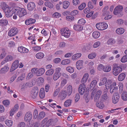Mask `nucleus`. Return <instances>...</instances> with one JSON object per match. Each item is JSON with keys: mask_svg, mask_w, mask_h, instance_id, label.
Segmentation results:
<instances>
[{"mask_svg": "<svg viewBox=\"0 0 127 127\" xmlns=\"http://www.w3.org/2000/svg\"><path fill=\"white\" fill-rule=\"evenodd\" d=\"M104 94L102 95V98L105 100L107 99L108 98V96L107 95V90L105 89L104 91Z\"/></svg>", "mask_w": 127, "mask_h": 127, "instance_id": "nucleus-39", "label": "nucleus"}, {"mask_svg": "<svg viewBox=\"0 0 127 127\" xmlns=\"http://www.w3.org/2000/svg\"><path fill=\"white\" fill-rule=\"evenodd\" d=\"M61 31L62 35L65 37H68L70 35V32L67 28H62Z\"/></svg>", "mask_w": 127, "mask_h": 127, "instance_id": "nucleus-6", "label": "nucleus"}, {"mask_svg": "<svg viewBox=\"0 0 127 127\" xmlns=\"http://www.w3.org/2000/svg\"><path fill=\"white\" fill-rule=\"evenodd\" d=\"M67 80L65 79H64L61 81V85L62 87H63L67 83Z\"/></svg>", "mask_w": 127, "mask_h": 127, "instance_id": "nucleus-53", "label": "nucleus"}, {"mask_svg": "<svg viewBox=\"0 0 127 127\" xmlns=\"http://www.w3.org/2000/svg\"><path fill=\"white\" fill-rule=\"evenodd\" d=\"M8 21L6 19H2L0 20V25L6 26L8 24Z\"/></svg>", "mask_w": 127, "mask_h": 127, "instance_id": "nucleus-33", "label": "nucleus"}, {"mask_svg": "<svg viewBox=\"0 0 127 127\" xmlns=\"http://www.w3.org/2000/svg\"><path fill=\"white\" fill-rule=\"evenodd\" d=\"M5 123L7 126L11 127L12 125L13 122L11 120H7L5 121Z\"/></svg>", "mask_w": 127, "mask_h": 127, "instance_id": "nucleus-46", "label": "nucleus"}, {"mask_svg": "<svg viewBox=\"0 0 127 127\" xmlns=\"http://www.w3.org/2000/svg\"><path fill=\"white\" fill-rule=\"evenodd\" d=\"M35 5L33 2H30L28 3L27 5L28 9L30 11H32L35 9Z\"/></svg>", "mask_w": 127, "mask_h": 127, "instance_id": "nucleus-16", "label": "nucleus"}, {"mask_svg": "<svg viewBox=\"0 0 127 127\" xmlns=\"http://www.w3.org/2000/svg\"><path fill=\"white\" fill-rule=\"evenodd\" d=\"M18 31L16 28H13L9 31L8 35L9 36H14L17 33Z\"/></svg>", "mask_w": 127, "mask_h": 127, "instance_id": "nucleus-8", "label": "nucleus"}, {"mask_svg": "<svg viewBox=\"0 0 127 127\" xmlns=\"http://www.w3.org/2000/svg\"><path fill=\"white\" fill-rule=\"evenodd\" d=\"M83 27L81 25L77 23L74 25L73 29L74 30L77 31H81L83 29Z\"/></svg>", "mask_w": 127, "mask_h": 127, "instance_id": "nucleus-18", "label": "nucleus"}, {"mask_svg": "<svg viewBox=\"0 0 127 127\" xmlns=\"http://www.w3.org/2000/svg\"><path fill=\"white\" fill-rule=\"evenodd\" d=\"M40 97L41 99L44 98L45 97L44 90L43 88L41 89L39 93Z\"/></svg>", "mask_w": 127, "mask_h": 127, "instance_id": "nucleus-23", "label": "nucleus"}, {"mask_svg": "<svg viewBox=\"0 0 127 127\" xmlns=\"http://www.w3.org/2000/svg\"><path fill=\"white\" fill-rule=\"evenodd\" d=\"M96 105L98 108L101 109H102L104 107L103 104L101 101H100L99 102H96Z\"/></svg>", "mask_w": 127, "mask_h": 127, "instance_id": "nucleus-36", "label": "nucleus"}, {"mask_svg": "<svg viewBox=\"0 0 127 127\" xmlns=\"http://www.w3.org/2000/svg\"><path fill=\"white\" fill-rule=\"evenodd\" d=\"M41 49V48L39 46L33 47V49L34 51H37L40 50Z\"/></svg>", "mask_w": 127, "mask_h": 127, "instance_id": "nucleus-63", "label": "nucleus"}, {"mask_svg": "<svg viewBox=\"0 0 127 127\" xmlns=\"http://www.w3.org/2000/svg\"><path fill=\"white\" fill-rule=\"evenodd\" d=\"M121 61L122 63H125L127 61V55H126L121 58Z\"/></svg>", "mask_w": 127, "mask_h": 127, "instance_id": "nucleus-50", "label": "nucleus"}, {"mask_svg": "<svg viewBox=\"0 0 127 127\" xmlns=\"http://www.w3.org/2000/svg\"><path fill=\"white\" fill-rule=\"evenodd\" d=\"M125 32L124 29L123 28H119L117 29L116 32L118 34H123Z\"/></svg>", "mask_w": 127, "mask_h": 127, "instance_id": "nucleus-27", "label": "nucleus"}, {"mask_svg": "<svg viewBox=\"0 0 127 127\" xmlns=\"http://www.w3.org/2000/svg\"><path fill=\"white\" fill-rule=\"evenodd\" d=\"M54 72V70L53 69H51L47 70L46 72V74L47 75H52Z\"/></svg>", "mask_w": 127, "mask_h": 127, "instance_id": "nucleus-44", "label": "nucleus"}, {"mask_svg": "<svg viewBox=\"0 0 127 127\" xmlns=\"http://www.w3.org/2000/svg\"><path fill=\"white\" fill-rule=\"evenodd\" d=\"M71 100L68 99L66 100L64 103V105L65 107H68L70 105L71 103Z\"/></svg>", "mask_w": 127, "mask_h": 127, "instance_id": "nucleus-37", "label": "nucleus"}, {"mask_svg": "<svg viewBox=\"0 0 127 127\" xmlns=\"http://www.w3.org/2000/svg\"><path fill=\"white\" fill-rule=\"evenodd\" d=\"M86 21L85 20L83 19L82 18L78 20L77 23L81 25L82 26H83V25H84Z\"/></svg>", "mask_w": 127, "mask_h": 127, "instance_id": "nucleus-42", "label": "nucleus"}, {"mask_svg": "<svg viewBox=\"0 0 127 127\" xmlns=\"http://www.w3.org/2000/svg\"><path fill=\"white\" fill-rule=\"evenodd\" d=\"M60 14L59 13L55 12L52 15V17L54 18H59L60 16Z\"/></svg>", "mask_w": 127, "mask_h": 127, "instance_id": "nucleus-55", "label": "nucleus"}, {"mask_svg": "<svg viewBox=\"0 0 127 127\" xmlns=\"http://www.w3.org/2000/svg\"><path fill=\"white\" fill-rule=\"evenodd\" d=\"M116 86V82H114V83H113L112 84L111 81L109 80L107 82L105 85V87L106 88V90H107L109 89L110 88L113 89V87Z\"/></svg>", "mask_w": 127, "mask_h": 127, "instance_id": "nucleus-10", "label": "nucleus"}, {"mask_svg": "<svg viewBox=\"0 0 127 127\" xmlns=\"http://www.w3.org/2000/svg\"><path fill=\"white\" fill-rule=\"evenodd\" d=\"M111 70V67L109 65L104 66L103 68V71L105 72H108L110 71Z\"/></svg>", "mask_w": 127, "mask_h": 127, "instance_id": "nucleus-30", "label": "nucleus"}, {"mask_svg": "<svg viewBox=\"0 0 127 127\" xmlns=\"http://www.w3.org/2000/svg\"><path fill=\"white\" fill-rule=\"evenodd\" d=\"M86 4L85 3H83L79 6L78 7V9L80 10H81L83 9L86 6Z\"/></svg>", "mask_w": 127, "mask_h": 127, "instance_id": "nucleus-56", "label": "nucleus"}, {"mask_svg": "<svg viewBox=\"0 0 127 127\" xmlns=\"http://www.w3.org/2000/svg\"><path fill=\"white\" fill-rule=\"evenodd\" d=\"M67 93L66 91H63L60 92L59 94V96L61 100H63L66 97Z\"/></svg>", "mask_w": 127, "mask_h": 127, "instance_id": "nucleus-15", "label": "nucleus"}, {"mask_svg": "<svg viewBox=\"0 0 127 127\" xmlns=\"http://www.w3.org/2000/svg\"><path fill=\"white\" fill-rule=\"evenodd\" d=\"M66 20L69 21H71L74 20V17L71 16H68L66 17Z\"/></svg>", "mask_w": 127, "mask_h": 127, "instance_id": "nucleus-52", "label": "nucleus"}, {"mask_svg": "<svg viewBox=\"0 0 127 127\" xmlns=\"http://www.w3.org/2000/svg\"><path fill=\"white\" fill-rule=\"evenodd\" d=\"M2 8L5 12V11H7V10L9 9L8 6L5 3H4V5L3 6Z\"/></svg>", "mask_w": 127, "mask_h": 127, "instance_id": "nucleus-54", "label": "nucleus"}, {"mask_svg": "<svg viewBox=\"0 0 127 127\" xmlns=\"http://www.w3.org/2000/svg\"><path fill=\"white\" fill-rule=\"evenodd\" d=\"M69 5V2L67 1H65L63 2V7L64 9L68 8Z\"/></svg>", "mask_w": 127, "mask_h": 127, "instance_id": "nucleus-35", "label": "nucleus"}, {"mask_svg": "<svg viewBox=\"0 0 127 127\" xmlns=\"http://www.w3.org/2000/svg\"><path fill=\"white\" fill-rule=\"evenodd\" d=\"M96 56V54L95 53H92L89 54L88 56V58L89 59H93Z\"/></svg>", "mask_w": 127, "mask_h": 127, "instance_id": "nucleus-45", "label": "nucleus"}, {"mask_svg": "<svg viewBox=\"0 0 127 127\" xmlns=\"http://www.w3.org/2000/svg\"><path fill=\"white\" fill-rule=\"evenodd\" d=\"M19 66V62L18 60H16L14 61L11 66L10 69V71L11 72L16 69Z\"/></svg>", "mask_w": 127, "mask_h": 127, "instance_id": "nucleus-13", "label": "nucleus"}, {"mask_svg": "<svg viewBox=\"0 0 127 127\" xmlns=\"http://www.w3.org/2000/svg\"><path fill=\"white\" fill-rule=\"evenodd\" d=\"M81 54L80 53H78L73 55L72 57V59L73 60H76L77 59L80 57Z\"/></svg>", "mask_w": 127, "mask_h": 127, "instance_id": "nucleus-25", "label": "nucleus"}, {"mask_svg": "<svg viewBox=\"0 0 127 127\" xmlns=\"http://www.w3.org/2000/svg\"><path fill=\"white\" fill-rule=\"evenodd\" d=\"M38 89L37 87H35L32 90L31 92V96L32 97L35 98L37 96L38 93Z\"/></svg>", "mask_w": 127, "mask_h": 127, "instance_id": "nucleus-11", "label": "nucleus"}, {"mask_svg": "<svg viewBox=\"0 0 127 127\" xmlns=\"http://www.w3.org/2000/svg\"><path fill=\"white\" fill-rule=\"evenodd\" d=\"M44 54L42 52H40L37 53L36 55L35 56L36 58L40 59L43 58L44 56Z\"/></svg>", "mask_w": 127, "mask_h": 127, "instance_id": "nucleus-31", "label": "nucleus"}, {"mask_svg": "<svg viewBox=\"0 0 127 127\" xmlns=\"http://www.w3.org/2000/svg\"><path fill=\"white\" fill-rule=\"evenodd\" d=\"M115 40L113 38H111L109 39L107 42L108 45H111L115 44Z\"/></svg>", "mask_w": 127, "mask_h": 127, "instance_id": "nucleus-29", "label": "nucleus"}, {"mask_svg": "<svg viewBox=\"0 0 127 127\" xmlns=\"http://www.w3.org/2000/svg\"><path fill=\"white\" fill-rule=\"evenodd\" d=\"M123 7L121 5H118L114 9L113 13L116 15H118L120 16H122L123 15L122 10Z\"/></svg>", "mask_w": 127, "mask_h": 127, "instance_id": "nucleus-2", "label": "nucleus"}, {"mask_svg": "<svg viewBox=\"0 0 127 127\" xmlns=\"http://www.w3.org/2000/svg\"><path fill=\"white\" fill-rule=\"evenodd\" d=\"M53 121L52 119H51L49 120L46 123V126L48 127L51 124V123L53 122Z\"/></svg>", "mask_w": 127, "mask_h": 127, "instance_id": "nucleus-62", "label": "nucleus"}, {"mask_svg": "<svg viewBox=\"0 0 127 127\" xmlns=\"http://www.w3.org/2000/svg\"><path fill=\"white\" fill-rule=\"evenodd\" d=\"M60 91V90L59 89H56L54 94L53 95L54 96H56L57 95Z\"/></svg>", "mask_w": 127, "mask_h": 127, "instance_id": "nucleus-64", "label": "nucleus"}, {"mask_svg": "<svg viewBox=\"0 0 127 127\" xmlns=\"http://www.w3.org/2000/svg\"><path fill=\"white\" fill-rule=\"evenodd\" d=\"M96 27L98 30H102L106 29L107 28L108 25L105 23H99L96 24Z\"/></svg>", "mask_w": 127, "mask_h": 127, "instance_id": "nucleus-5", "label": "nucleus"}, {"mask_svg": "<svg viewBox=\"0 0 127 127\" xmlns=\"http://www.w3.org/2000/svg\"><path fill=\"white\" fill-rule=\"evenodd\" d=\"M70 60L68 59H65L62 61L61 63L62 64L66 65L70 63Z\"/></svg>", "mask_w": 127, "mask_h": 127, "instance_id": "nucleus-43", "label": "nucleus"}, {"mask_svg": "<svg viewBox=\"0 0 127 127\" xmlns=\"http://www.w3.org/2000/svg\"><path fill=\"white\" fill-rule=\"evenodd\" d=\"M25 77V75L24 74H22L21 76H19L17 78V80L18 81H22L23 80Z\"/></svg>", "mask_w": 127, "mask_h": 127, "instance_id": "nucleus-51", "label": "nucleus"}, {"mask_svg": "<svg viewBox=\"0 0 127 127\" xmlns=\"http://www.w3.org/2000/svg\"><path fill=\"white\" fill-rule=\"evenodd\" d=\"M61 69L60 68H57L56 69L55 72L53 76V79L54 81L58 80L61 76Z\"/></svg>", "mask_w": 127, "mask_h": 127, "instance_id": "nucleus-4", "label": "nucleus"}, {"mask_svg": "<svg viewBox=\"0 0 127 127\" xmlns=\"http://www.w3.org/2000/svg\"><path fill=\"white\" fill-rule=\"evenodd\" d=\"M78 13V12L77 10H74L70 12V15L72 16H74L77 15Z\"/></svg>", "mask_w": 127, "mask_h": 127, "instance_id": "nucleus-57", "label": "nucleus"}, {"mask_svg": "<svg viewBox=\"0 0 127 127\" xmlns=\"http://www.w3.org/2000/svg\"><path fill=\"white\" fill-rule=\"evenodd\" d=\"M126 76V75L124 73H121L119 76L118 78V80L120 81H123L125 79Z\"/></svg>", "mask_w": 127, "mask_h": 127, "instance_id": "nucleus-24", "label": "nucleus"}, {"mask_svg": "<svg viewBox=\"0 0 127 127\" xmlns=\"http://www.w3.org/2000/svg\"><path fill=\"white\" fill-rule=\"evenodd\" d=\"M18 50L19 52L23 53H28L29 51L28 49L22 46L18 47Z\"/></svg>", "mask_w": 127, "mask_h": 127, "instance_id": "nucleus-20", "label": "nucleus"}, {"mask_svg": "<svg viewBox=\"0 0 127 127\" xmlns=\"http://www.w3.org/2000/svg\"><path fill=\"white\" fill-rule=\"evenodd\" d=\"M122 99L124 100L127 101V93L123 91L121 94Z\"/></svg>", "mask_w": 127, "mask_h": 127, "instance_id": "nucleus-26", "label": "nucleus"}, {"mask_svg": "<svg viewBox=\"0 0 127 127\" xmlns=\"http://www.w3.org/2000/svg\"><path fill=\"white\" fill-rule=\"evenodd\" d=\"M66 69L68 72L71 73H73L74 71L73 68L71 66L67 67L66 68Z\"/></svg>", "mask_w": 127, "mask_h": 127, "instance_id": "nucleus-49", "label": "nucleus"}, {"mask_svg": "<svg viewBox=\"0 0 127 127\" xmlns=\"http://www.w3.org/2000/svg\"><path fill=\"white\" fill-rule=\"evenodd\" d=\"M97 83V82L96 80H93L91 82L90 87V88H94L95 86Z\"/></svg>", "mask_w": 127, "mask_h": 127, "instance_id": "nucleus-47", "label": "nucleus"}, {"mask_svg": "<svg viewBox=\"0 0 127 127\" xmlns=\"http://www.w3.org/2000/svg\"><path fill=\"white\" fill-rule=\"evenodd\" d=\"M9 69V68L7 66H5L1 69L0 72L1 74L5 73Z\"/></svg>", "mask_w": 127, "mask_h": 127, "instance_id": "nucleus-28", "label": "nucleus"}, {"mask_svg": "<svg viewBox=\"0 0 127 127\" xmlns=\"http://www.w3.org/2000/svg\"><path fill=\"white\" fill-rule=\"evenodd\" d=\"M100 44V42L99 41L95 42L93 45V47L94 48H96L98 47Z\"/></svg>", "mask_w": 127, "mask_h": 127, "instance_id": "nucleus-61", "label": "nucleus"}, {"mask_svg": "<svg viewBox=\"0 0 127 127\" xmlns=\"http://www.w3.org/2000/svg\"><path fill=\"white\" fill-rule=\"evenodd\" d=\"M83 62L82 60H78L76 63V66L77 69L78 70L81 69L83 67Z\"/></svg>", "mask_w": 127, "mask_h": 127, "instance_id": "nucleus-19", "label": "nucleus"}, {"mask_svg": "<svg viewBox=\"0 0 127 127\" xmlns=\"http://www.w3.org/2000/svg\"><path fill=\"white\" fill-rule=\"evenodd\" d=\"M107 81V79L106 78H103L99 83V86H101L106 84Z\"/></svg>", "mask_w": 127, "mask_h": 127, "instance_id": "nucleus-32", "label": "nucleus"}, {"mask_svg": "<svg viewBox=\"0 0 127 127\" xmlns=\"http://www.w3.org/2000/svg\"><path fill=\"white\" fill-rule=\"evenodd\" d=\"M123 64L119 65L116 64H113L112 68V72L113 74L115 76H116L121 73L122 70V65Z\"/></svg>", "mask_w": 127, "mask_h": 127, "instance_id": "nucleus-1", "label": "nucleus"}, {"mask_svg": "<svg viewBox=\"0 0 127 127\" xmlns=\"http://www.w3.org/2000/svg\"><path fill=\"white\" fill-rule=\"evenodd\" d=\"M17 11V14L20 17L24 16L27 14V12L24 8L19 7Z\"/></svg>", "mask_w": 127, "mask_h": 127, "instance_id": "nucleus-7", "label": "nucleus"}, {"mask_svg": "<svg viewBox=\"0 0 127 127\" xmlns=\"http://www.w3.org/2000/svg\"><path fill=\"white\" fill-rule=\"evenodd\" d=\"M5 51L4 50H2V53L0 55V58L1 59L3 58L5 56Z\"/></svg>", "mask_w": 127, "mask_h": 127, "instance_id": "nucleus-60", "label": "nucleus"}, {"mask_svg": "<svg viewBox=\"0 0 127 127\" xmlns=\"http://www.w3.org/2000/svg\"><path fill=\"white\" fill-rule=\"evenodd\" d=\"M35 22V19L30 18L28 20H27L25 21V23L27 25L34 23Z\"/></svg>", "mask_w": 127, "mask_h": 127, "instance_id": "nucleus-21", "label": "nucleus"}, {"mask_svg": "<svg viewBox=\"0 0 127 127\" xmlns=\"http://www.w3.org/2000/svg\"><path fill=\"white\" fill-rule=\"evenodd\" d=\"M85 88V86L84 84H81L80 85L78 89V91L81 95H82L84 93Z\"/></svg>", "mask_w": 127, "mask_h": 127, "instance_id": "nucleus-17", "label": "nucleus"}, {"mask_svg": "<svg viewBox=\"0 0 127 127\" xmlns=\"http://www.w3.org/2000/svg\"><path fill=\"white\" fill-rule=\"evenodd\" d=\"M45 5L50 8H52L53 7V5L49 1H46L45 2Z\"/></svg>", "mask_w": 127, "mask_h": 127, "instance_id": "nucleus-38", "label": "nucleus"}, {"mask_svg": "<svg viewBox=\"0 0 127 127\" xmlns=\"http://www.w3.org/2000/svg\"><path fill=\"white\" fill-rule=\"evenodd\" d=\"M13 13V11L10 10V9L7 10V11H5V16L7 17H9L11 16Z\"/></svg>", "mask_w": 127, "mask_h": 127, "instance_id": "nucleus-22", "label": "nucleus"}, {"mask_svg": "<svg viewBox=\"0 0 127 127\" xmlns=\"http://www.w3.org/2000/svg\"><path fill=\"white\" fill-rule=\"evenodd\" d=\"M37 111L36 110H35L34 111L33 113V117L34 119H36L37 117L38 116Z\"/></svg>", "mask_w": 127, "mask_h": 127, "instance_id": "nucleus-59", "label": "nucleus"}, {"mask_svg": "<svg viewBox=\"0 0 127 127\" xmlns=\"http://www.w3.org/2000/svg\"><path fill=\"white\" fill-rule=\"evenodd\" d=\"M3 103L4 105L6 107H7L10 104L9 101L8 100H5L3 101Z\"/></svg>", "mask_w": 127, "mask_h": 127, "instance_id": "nucleus-58", "label": "nucleus"}, {"mask_svg": "<svg viewBox=\"0 0 127 127\" xmlns=\"http://www.w3.org/2000/svg\"><path fill=\"white\" fill-rule=\"evenodd\" d=\"M120 97L119 94L118 93H115L113 96L112 101L114 104L117 103L119 101Z\"/></svg>", "mask_w": 127, "mask_h": 127, "instance_id": "nucleus-12", "label": "nucleus"}, {"mask_svg": "<svg viewBox=\"0 0 127 127\" xmlns=\"http://www.w3.org/2000/svg\"><path fill=\"white\" fill-rule=\"evenodd\" d=\"M95 94L96 95L100 97L102 94V92L100 90L96 91V89H94L92 91L91 94V99H93V98Z\"/></svg>", "mask_w": 127, "mask_h": 127, "instance_id": "nucleus-9", "label": "nucleus"}, {"mask_svg": "<svg viewBox=\"0 0 127 127\" xmlns=\"http://www.w3.org/2000/svg\"><path fill=\"white\" fill-rule=\"evenodd\" d=\"M37 68H34L31 70V72L34 73L37 76H41L45 72V69L44 68H41L38 70H37Z\"/></svg>", "mask_w": 127, "mask_h": 127, "instance_id": "nucleus-3", "label": "nucleus"}, {"mask_svg": "<svg viewBox=\"0 0 127 127\" xmlns=\"http://www.w3.org/2000/svg\"><path fill=\"white\" fill-rule=\"evenodd\" d=\"M72 87L71 86L69 85L67 88V92L68 95H70L72 92Z\"/></svg>", "mask_w": 127, "mask_h": 127, "instance_id": "nucleus-40", "label": "nucleus"}, {"mask_svg": "<svg viewBox=\"0 0 127 127\" xmlns=\"http://www.w3.org/2000/svg\"><path fill=\"white\" fill-rule=\"evenodd\" d=\"M100 33L97 32H94L93 33L92 36L94 38L96 39L98 38L100 35Z\"/></svg>", "mask_w": 127, "mask_h": 127, "instance_id": "nucleus-34", "label": "nucleus"}, {"mask_svg": "<svg viewBox=\"0 0 127 127\" xmlns=\"http://www.w3.org/2000/svg\"><path fill=\"white\" fill-rule=\"evenodd\" d=\"M32 114L30 112H27L25 116L24 120L26 122H29L32 119Z\"/></svg>", "mask_w": 127, "mask_h": 127, "instance_id": "nucleus-14", "label": "nucleus"}, {"mask_svg": "<svg viewBox=\"0 0 127 127\" xmlns=\"http://www.w3.org/2000/svg\"><path fill=\"white\" fill-rule=\"evenodd\" d=\"M45 115V113L44 112H42L40 113L38 117V119L40 120L43 119Z\"/></svg>", "mask_w": 127, "mask_h": 127, "instance_id": "nucleus-41", "label": "nucleus"}, {"mask_svg": "<svg viewBox=\"0 0 127 127\" xmlns=\"http://www.w3.org/2000/svg\"><path fill=\"white\" fill-rule=\"evenodd\" d=\"M13 59V57L11 55H8L5 58V61L6 62L10 61L12 60Z\"/></svg>", "mask_w": 127, "mask_h": 127, "instance_id": "nucleus-48", "label": "nucleus"}]
</instances>
